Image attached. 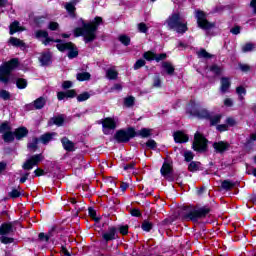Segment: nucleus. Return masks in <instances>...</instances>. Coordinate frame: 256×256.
<instances>
[{"label": "nucleus", "instance_id": "1", "mask_svg": "<svg viewBox=\"0 0 256 256\" xmlns=\"http://www.w3.org/2000/svg\"><path fill=\"white\" fill-rule=\"evenodd\" d=\"M101 23H103V18L96 17L92 22L84 24L82 28H76L74 35L75 37H84L85 43H91L95 41L97 37L95 33Z\"/></svg>", "mask_w": 256, "mask_h": 256}, {"label": "nucleus", "instance_id": "2", "mask_svg": "<svg viewBox=\"0 0 256 256\" xmlns=\"http://www.w3.org/2000/svg\"><path fill=\"white\" fill-rule=\"evenodd\" d=\"M166 23L168 25V29L176 31V33H187V22L181 18V14L179 13H173L169 16Z\"/></svg>", "mask_w": 256, "mask_h": 256}, {"label": "nucleus", "instance_id": "3", "mask_svg": "<svg viewBox=\"0 0 256 256\" xmlns=\"http://www.w3.org/2000/svg\"><path fill=\"white\" fill-rule=\"evenodd\" d=\"M18 65L19 60L17 58H13L0 66V83L7 85V83L11 81V72L17 69Z\"/></svg>", "mask_w": 256, "mask_h": 256}, {"label": "nucleus", "instance_id": "4", "mask_svg": "<svg viewBox=\"0 0 256 256\" xmlns=\"http://www.w3.org/2000/svg\"><path fill=\"white\" fill-rule=\"evenodd\" d=\"M210 212H211V209H209L208 207L194 209V210L190 211L189 213H187L184 216V219L186 221H193V223H197V221H199V219H203L204 217H207V215H209Z\"/></svg>", "mask_w": 256, "mask_h": 256}, {"label": "nucleus", "instance_id": "5", "mask_svg": "<svg viewBox=\"0 0 256 256\" xmlns=\"http://www.w3.org/2000/svg\"><path fill=\"white\" fill-rule=\"evenodd\" d=\"M55 43H58L56 45L58 51H68V58L69 59H75L77 55H79V51H77V48H75V45L71 42H63L62 40H54Z\"/></svg>", "mask_w": 256, "mask_h": 256}, {"label": "nucleus", "instance_id": "6", "mask_svg": "<svg viewBox=\"0 0 256 256\" xmlns=\"http://www.w3.org/2000/svg\"><path fill=\"white\" fill-rule=\"evenodd\" d=\"M136 136L137 132H135V129L128 128L127 130H118L114 135V139H116L117 143H129Z\"/></svg>", "mask_w": 256, "mask_h": 256}, {"label": "nucleus", "instance_id": "7", "mask_svg": "<svg viewBox=\"0 0 256 256\" xmlns=\"http://www.w3.org/2000/svg\"><path fill=\"white\" fill-rule=\"evenodd\" d=\"M104 135H109V131H115L119 125V118L106 117L101 120Z\"/></svg>", "mask_w": 256, "mask_h": 256}, {"label": "nucleus", "instance_id": "8", "mask_svg": "<svg viewBox=\"0 0 256 256\" xmlns=\"http://www.w3.org/2000/svg\"><path fill=\"white\" fill-rule=\"evenodd\" d=\"M196 19L200 29L209 30L215 27V23L207 21V14L201 10L196 11Z\"/></svg>", "mask_w": 256, "mask_h": 256}, {"label": "nucleus", "instance_id": "9", "mask_svg": "<svg viewBox=\"0 0 256 256\" xmlns=\"http://www.w3.org/2000/svg\"><path fill=\"white\" fill-rule=\"evenodd\" d=\"M41 161H43V155L35 154V155L31 156L30 158H28L23 163L22 169H24V171H31V169H33L34 167H37V165H39V163H41Z\"/></svg>", "mask_w": 256, "mask_h": 256}, {"label": "nucleus", "instance_id": "10", "mask_svg": "<svg viewBox=\"0 0 256 256\" xmlns=\"http://www.w3.org/2000/svg\"><path fill=\"white\" fill-rule=\"evenodd\" d=\"M194 151H205L207 149V139L197 132L194 135V142L192 144Z\"/></svg>", "mask_w": 256, "mask_h": 256}, {"label": "nucleus", "instance_id": "11", "mask_svg": "<svg viewBox=\"0 0 256 256\" xmlns=\"http://www.w3.org/2000/svg\"><path fill=\"white\" fill-rule=\"evenodd\" d=\"M47 103V99L45 97H39L36 99L33 103L27 104L26 109L31 111V109H43L45 107V104Z\"/></svg>", "mask_w": 256, "mask_h": 256}, {"label": "nucleus", "instance_id": "12", "mask_svg": "<svg viewBox=\"0 0 256 256\" xmlns=\"http://www.w3.org/2000/svg\"><path fill=\"white\" fill-rule=\"evenodd\" d=\"M102 238L106 243H108V241H115V239H117V228L109 227L108 230L102 234Z\"/></svg>", "mask_w": 256, "mask_h": 256}, {"label": "nucleus", "instance_id": "13", "mask_svg": "<svg viewBox=\"0 0 256 256\" xmlns=\"http://www.w3.org/2000/svg\"><path fill=\"white\" fill-rule=\"evenodd\" d=\"M213 147L216 153H225V151H229V148L231 147V145L228 142L219 141V142H214Z\"/></svg>", "mask_w": 256, "mask_h": 256}, {"label": "nucleus", "instance_id": "14", "mask_svg": "<svg viewBox=\"0 0 256 256\" xmlns=\"http://www.w3.org/2000/svg\"><path fill=\"white\" fill-rule=\"evenodd\" d=\"M14 233L15 229L12 223H3L0 226V235H13Z\"/></svg>", "mask_w": 256, "mask_h": 256}, {"label": "nucleus", "instance_id": "15", "mask_svg": "<svg viewBox=\"0 0 256 256\" xmlns=\"http://www.w3.org/2000/svg\"><path fill=\"white\" fill-rule=\"evenodd\" d=\"M190 115H194L195 117H198L199 119H211V116L209 115V111L205 109L201 110H190Z\"/></svg>", "mask_w": 256, "mask_h": 256}, {"label": "nucleus", "instance_id": "16", "mask_svg": "<svg viewBox=\"0 0 256 256\" xmlns=\"http://www.w3.org/2000/svg\"><path fill=\"white\" fill-rule=\"evenodd\" d=\"M3 135L2 138L5 143H12V141H15V134L11 132V126L8 123V130L2 131Z\"/></svg>", "mask_w": 256, "mask_h": 256}, {"label": "nucleus", "instance_id": "17", "mask_svg": "<svg viewBox=\"0 0 256 256\" xmlns=\"http://www.w3.org/2000/svg\"><path fill=\"white\" fill-rule=\"evenodd\" d=\"M62 147L65 149V151H75V143L73 141L69 140L67 137H63L61 139Z\"/></svg>", "mask_w": 256, "mask_h": 256}, {"label": "nucleus", "instance_id": "18", "mask_svg": "<svg viewBox=\"0 0 256 256\" xmlns=\"http://www.w3.org/2000/svg\"><path fill=\"white\" fill-rule=\"evenodd\" d=\"M161 175L165 177L168 181H173V178L171 177V165L168 163H164L161 170H160Z\"/></svg>", "mask_w": 256, "mask_h": 256}, {"label": "nucleus", "instance_id": "19", "mask_svg": "<svg viewBox=\"0 0 256 256\" xmlns=\"http://www.w3.org/2000/svg\"><path fill=\"white\" fill-rule=\"evenodd\" d=\"M41 37H43L45 39L43 41L44 45H49V43H51V41H53V39L49 38V33H47V31H45V30L36 31V38L41 39Z\"/></svg>", "mask_w": 256, "mask_h": 256}, {"label": "nucleus", "instance_id": "20", "mask_svg": "<svg viewBox=\"0 0 256 256\" xmlns=\"http://www.w3.org/2000/svg\"><path fill=\"white\" fill-rule=\"evenodd\" d=\"M39 62L41 63L42 67L51 65V53H42L39 57Z\"/></svg>", "mask_w": 256, "mask_h": 256}, {"label": "nucleus", "instance_id": "21", "mask_svg": "<svg viewBox=\"0 0 256 256\" xmlns=\"http://www.w3.org/2000/svg\"><path fill=\"white\" fill-rule=\"evenodd\" d=\"M174 141L176 143H187V141H189V137L185 133L178 131L174 133Z\"/></svg>", "mask_w": 256, "mask_h": 256}, {"label": "nucleus", "instance_id": "22", "mask_svg": "<svg viewBox=\"0 0 256 256\" xmlns=\"http://www.w3.org/2000/svg\"><path fill=\"white\" fill-rule=\"evenodd\" d=\"M221 86L220 91L221 93H225L229 91V87H231V80L228 77H222L220 80Z\"/></svg>", "mask_w": 256, "mask_h": 256}, {"label": "nucleus", "instance_id": "23", "mask_svg": "<svg viewBox=\"0 0 256 256\" xmlns=\"http://www.w3.org/2000/svg\"><path fill=\"white\" fill-rule=\"evenodd\" d=\"M27 133H29L27 128L20 127L15 130L14 135H15L16 139L20 140V139H23V137H27Z\"/></svg>", "mask_w": 256, "mask_h": 256}, {"label": "nucleus", "instance_id": "24", "mask_svg": "<svg viewBox=\"0 0 256 256\" xmlns=\"http://www.w3.org/2000/svg\"><path fill=\"white\" fill-rule=\"evenodd\" d=\"M52 125H57V127H63V123H65V116L59 115L51 118Z\"/></svg>", "mask_w": 256, "mask_h": 256}, {"label": "nucleus", "instance_id": "25", "mask_svg": "<svg viewBox=\"0 0 256 256\" xmlns=\"http://www.w3.org/2000/svg\"><path fill=\"white\" fill-rule=\"evenodd\" d=\"M106 77L107 79H110V81H115V79L119 77V72H117L115 68H110L106 71Z\"/></svg>", "mask_w": 256, "mask_h": 256}, {"label": "nucleus", "instance_id": "26", "mask_svg": "<svg viewBox=\"0 0 256 256\" xmlns=\"http://www.w3.org/2000/svg\"><path fill=\"white\" fill-rule=\"evenodd\" d=\"M237 185V182L231 181V180H224L221 183L222 189H225V191H229L233 189Z\"/></svg>", "mask_w": 256, "mask_h": 256}, {"label": "nucleus", "instance_id": "27", "mask_svg": "<svg viewBox=\"0 0 256 256\" xmlns=\"http://www.w3.org/2000/svg\"><path fill=\"white\" fill-rule=\"evenodd\" d=\"M162 67L164 71H166L167 75H173V73H175V67H173L171 62H163Z\"/></svg>", "mask_w": 256, "mask_h": 256}, {"label": "nucleus", "instance_id": "28", "mask_svg": "<svg viewBox=\"0 0 256 256\" xmlns=\"http://www.w3.org/2000/svg\"><path fill=\"white\" fill-rule=\"evenodd\" d=\"M151 132L152 130L149 128H142L141 130L136 132V135L138 137L147 138V137H151Z\"/></svg>", "mask_w": 256, "mask_h": 256}, {"label": "nucleus", "instance_id": "29", "mask_svg": "<svg viewBox=\"0 0 256 256\" xmlns=\"http://www.w3.org/2000/svg\"><path fill=\"white\" fill-rule=\"evenodd\" d=\"M53 136H55V133H46L43 134L40 137V141L43 143V145H47V143H49V141H52Z\"/></svg>", "mask_w": 256, "mask_h": 256}, {"label": "nucleus", "instance_id": "30", "mask_svg": "<svg viewBox=\"0 0 256 256\" xmlns=\"http://www.w3.org/2000/svg\"><path fill=\"white\" fill-rule=\"evenodd\" d=\"M18 31H23V29L19 26V22L14 21L10 25V35H14V33H17Z\"/></svg>", "mask_w": 256, "mask_h": 256}, {"label": "nucleus", "instance_id": "31", "mask_svg": "<svg viewBox=\"0 0 256 256\" xmlns=\"http://www.w3.org/2000/svg\"><path fill=\"white\" fill-rule=\"evenodd\" d=\"M10 43L14 47H25V43L19 38L11 37L10 38Z\"/></svg>", "mask_w": 256, "mask_h": 256}, {"label": "nucleus", "instance_id": "32", "mask_svg": "<svg viewBox=\"0 0 256 256\" xmlns=\"http://www.w3.org/2000/svg\"><path fill=\"white\" fill-rule=\"evenodd\" d=\"M65 9L68 11V13L71 15V17H75V3L68 2L65 5Z\"/></svg>", "mask_w": 256, "mask_h": 256}, {"label": "nucleus", "instance_id": "33", "mask_svg": "<svg viewBox=\"0 0 256 256\" xmlns=\"http://www.w3.org/2000/svg\"><path fill=\"white\" fill-rule=\"evenodd\" d=\"M78 81H89L91 79V74L89 72H82L77 74Z\"/></svg>", "mask_w": 256, "mask_h": 256}, {"label": "nucleus", "instance_id": "34", "mask_svg": "<svg viewBox=\"0 0 256 256\" xmlns=\"http://www.w3.org/2000/svg\"><path fill=\"white\" fill-rule=\"evenodd\" d=\"M201 167V163L200 162H191L188 166L189 171H191L192 173H195V171H199Z\"/></svg>", "mask_w": 256, "mask_h": 256}, {"label": "nucleus", "instance_id": "35", "mask_svg": "<svg viewBox=\"0 0 256 256\" xmlns=\"http://www.w3.org/2000/svg\"><path fill=\"white\" fill-rule=\"evenodd\" d=\"M198 57L203 58V59H211L213 55H211L207 50L202 49L199 52H197Z\"/></svg>", "mask_w": 256, "mask_h": 256}, {"label": "nucleus", "instance_id": "36", "mask_svg": "<svg viewBox=\"0 0 256 256\" xmlns=\"http://www.w3.org/2000/svg\"><path fill=\"white\" fill-rule=\"evenodd\" d=\"M38 237L41 241H45L47 243V241H49V239H51V237H53V232H49L48 234L41 232L38 235Z\"/></svg>", "mask_w": 256, "mask_h": 256}, {"label": "nucleus", "instance_id": "37", "mask_svg": "<svg viewBox=\"0 0 256 256\" xmlns=\"http://www.w3.org/2000/svg\"><path fill=\"white\" fill-rule=\"evenodd\" d=\"M255 49V44L249 42L242 46L243 53H249V51H253Z\"/></svg>", "mask_w": 256, "mask_h": 256}, {"label": "nucleus", "instance_id": "38", "mask_svg": "<svg viewBox=\"0 0 256 256\" xmlns=\"http://www.w3.org/2000/svg\"><path fill=\"white\" fill-rule=\"evenodd\" d=\"M155 56L156 54L152 51H147L143 54V57L146 59V61H155Z\"/></svg>", "mask_w": 256, "mask_h": 256}, {"label": "nucleus", "instance_id": "39", "mask_svg": "<svg viewBox=\"0 0 256 256\" xmlns=\"http://www.w3.org/2000/svg\"><path fill=\"white\" fill-rule=\"evenodd\" d=\"M90 97H91V94H89V92H83L82 94H79L77 96V101L81 103L83 101H87V99H89Z\"/></svg>", "mask_w": 256, "mask_h": 256}, {"label": "nucleus", "instance_id": "40", "mask_svg": "<svg viewBox=\"0 0 256 256\" xmlns=\"http://www.w3.org/2000/svg\"><path fill=\"white\" fill-rule=\"evenodd\" d=\"M16 85H17L18 89H25L27 87V80H25L23 78H19L16 81Z\"/></svg>", "mask_w": 256, "mask_h": 256}, {"label": "nucleus", "instance_id": "41", "mask_svg": "<svg viewBox=\"0 0 256 256\" xmlns=\"http://www.w3.org/2000/svg\"><path fill=\"white\" fill-rule=\"evenodd\" d=\"M134 104H135V97L129 96L125 98L124 105H126V107H133Z\"/></svg>", "mask_w": 256, "mask_h": 256}, {"label": "nucleus", "instance_id": "42", "mask_svg": "<svg viewBox=\"0 0 256 256\" xmlns=\"http://www.w3.org/2000/svg\"><path fill=\"white\" fill-rule=\"evenodd\" d=\"M38 143H39V139L33 138L32 141L28 143V149L35 151V149H37Z\"/></svg>", "mask_w": 256, "mask_h": 256}, {"label": "nucleus", "instance_id": "43", "mask_svg": "<svg viewBox=\"0 0 256 256\" xmlns=\"http://www.w3.org/2000/svg\"><path fill=\"white\" fill-rule=\"evenodd\" d=\"M0 241H1V243H3L4 245H9V244L13 243L15 240H14L13 238H9V237H7V236H5V235H2V236L0 237Z\"/></svg>", "mask_w": 256, "mask_h": 256}, {"label": "nucleus", "instance_id": "44", "mask_svg": "<svg viewBox=\"0 0 256 256\" xmlns=\"http://www.w3.org/2000/svg\"><path fill=\"white\" fill-rule=\"evenodd\" d=\"M142 229H143V231L149 232L153 229V224L149 221H144L142 223Z\"/></svg>", "mask_w": 256, "mask_h": 256}, {"label": "nucleus", "instance_id": "45", "mask_svg": "<svg viewBox=\"0 0 256 256\" xmlns=\"http://www.w3.org/2000/svg\"><path fill=\"white\" fill-rule=\"evenodd\" d=\"M236 93L239 95L240 99H243V95H247V90L243 86L236 88Z\"/></svg>", "mask_w": 256, "mask_h": 256}, {"label": "nucleus", "instance_id": "46", "mask_svg": "<svg viewBox=\"0 0 256 256\" xmlns=\"http://www.w3.org/2000/svg\"><path fill=\"white\" fill-rule=\"evenodd\" d=\"M0 97L4 101H9V99H11V94L6 90H1L0 91Z\"/></svg>", "mask_w": 256, "mask_h": 256}, {"label": "nucleus", "instance_id": "47", "mask_svg": "<svg viewBox=\"0 0 256 256\" xmlns=\"http://www.w3.org/2000/svg\"><path fill=\"white\" fill-rule=\"evenodd\" d=\"M116 229H117V231H119V233H121V235H127V233H129L128 225L118 226V228H116Z\"/></svg>", "mask_w": 256, "mask_h": 256}, {"label": "nucleus", "instance_id": "48", "mask_svg": "<svg viewBox=\"0 0 256 256\" xmlns=\"http://www.w3.org/2000/svg\"><path fill=\"white\" fill-rule=\"evenodd\" d=\"M145 60L143 59H139L136 61V63L134 64V70L137 71L138 69H141V67H145Z\"/></svg>", "mask_w": 256, "mask_h": 256}, {"label": "nucleus", "instance_id": "49", "mask_svg": "<svg viewBox=\"0 0 256 256\" xmlns=\"http://www.w3.org/2000/svg\"><path fill=\"white\" fill-rule=\"evenodd\" d=\"M119 40L121 41V43H123V45H129V43H131V38H129V36H125L122 35L119 37Z\"/></svg>", "mask_w": 256, "mask_h": 256}, {"label": "nucleus", "instance_id": "50", "mask_svg": "<svg viewBox=\"0 0 256 256\" xmlns=\"http://www.w3.org/2000/svg\"><path fill=\"white\" fill-rule=\"evenodd\" d=\"M9 197L12 199H17V197H21V192L17 189H13L11 192H9Z\"/></svg>", "mask_w": 256, "mask_h": 256}, {"label": "nucleus", "instance_id": "51", "mask_svg": "<svg viewBox=\"0 0 256 256\" xmlns=\"http://www.w3.org/2000/svg\"><path fill=\"white\" fill-rule=\"evenodd\" d=\"M221 122V115H215L214 117L210 118L211 125H217V123Z\"/></svg>", "mask_w": 256, "mask_h": 256}, {"label": "nucleus", "instance_id": "52", "mask_svg": "<svg viewBox=\"0 0 256 256\" xmlns=\"http://www.w3.org/2000/svg\"><path fill=\"white\" fill-rule=\"evenodd\" d=\"M153 87H156V88L161 87V78L159 77V75H156L153 78Z\"/></svg>", "mask_w": 256, "mask_h": 256}, {"label": "nucleus", "instance_id": "53", "mask_svg": "<svg viewBox=\"0 0 256 256\" xmlns=\"http://www.w3.org/2000/svg\"><path fill=\"white\" fill-rule=\"evenodd\" d=\"M138 30L140 31V33H147L149 28L147 27V25L145 23H140V24H138Z\"/></svg>", "mask_w": 256, "mask_h": 256}, {"label": "nucleus", "instance_id": "54", "mask_svg": "<svg viewBox=\"0 0 256 256\" xmlns=\"http://www.w3.org/2000/svg\"><path fill=\"white\" fill-rule=\"evenodd\" d=\"M210 71H212V73H215V75H221V67L217 65L211 66Z\"/></svg>", "mask_w": 256, "mask_h": 256}, {"label": "nucleus", "instance_id": "55", "mask_svg": "<svg viewBox=\"0 0 256 256\" xmlns=\"http://www.w3.org/2000/svg\"><path fill=\"white\" fill-rule=\"evenodd\" d=\"M146 146L149 148V149H156L157 148V142H155V140H148L146 142Z\"/></svg>", "mask_w": 256, "mask_h": 256}, {"label": "nucleus", "instance_id": "56", "mask_svg": "<svg viewBox=\"0 0 256 256\" xmlns=\"http://www.w3.org/2000/svg\"><path fill=\"white\" fill-rule=\"evenodd\" d=\"M165 59H167V54L165 53L158 54V55L156 54L154 61H157V63H159V61H163Z\"/></svg>", "mask_w": 256, "mask_h": 256}, {"label": "nucleus", "instance_id": "57", "mask_svg": "<svg viewBox=\"0 0 256 256\" xmlns=\"http://www.w3.org/2000/svg\"><path fill=\"white\" fill-rule=\"evenodd\" d=\"M185 161H192L193 160V152L186 151L184 152Z\"/></svg>", "mask_w": 256, "mask_h": 256}, {"label": "nucleus", "instance_id": "58", "mask_svg": "<svg viewBox=\"0 0 256 256\" xmlns=\"http://www.w3.org/2000/svg\"><path fill=\"white\" fill-rule=\"evenodd\" d=\"M65 93H66V98L68 99H73V97L77 95V92H75V90H68Z\"/></svg>", "mask_w": 256, "mask_h": 256}, {"label": "nucleus", "instance_id": "59", "mask_svg": "<svg viewBox=\"0 0 256 256\" xmlns=\"http://www.w3.org/2000/svg\"><path fill=\"white\" fill-rule=\"evenodd\" d=\"M216 129L217 131H220V133H223V131H227V129H229V126L227 124H220Z\"/></svg>", "mask_w": 256, "mask_h": 256}, {"label": "nucleus", "instance_id": "60", "mask_svg": "<svg viewBox=\"0 0 256 256\" xmlns=\"http://www.w3.org/2000/svg\"><path fill=\"white\" fill-rule=\"evenodd\" d=\"M239 69H241L244 73H247L251 70V67L247 64H239Z\"/></svg>", "mask_w": 256, "mask_h": 256}, {"label": "nucleus", "instance_id": "61", "mask_svg": "<svg viewBox=\"0 0 256 256\" xmlns=\"http://www.w3.org/2000/svg\"><path fill=\"white\" fill-rule=\"evenodd\" d=\"M9 129V122H3L0 125V133H3V131H7Z\"/></svg>", "mask_w": 256, "mask_h": 256}, {"label": "nucleus", "instance_id": "62", "mask_svg": "<svg viewBox=\"0 0 256 256\" xmlns=\"http://www.w3.org/2000/svg\"><path fill=\"white\" fill-rule=\"evenodd\" d=\"M230 33H232L233 35H239V33H241V27L235 26L230 30Z\"/></svg>", "mask_w": 256, "mask_h": 256}, {"label": "nucleus", "instance_id": "63", "mask_svg": "<svg viewBox=\"0 0 256 256\" xmlns=\"http://www.w3.org/2000/svg\"><path fill=\"white\" fill-rule=\"evenodd\" d=\"M62 87L64 89H71V87H73V82H71V81H64L63 84H62Z\"/></svg>", "mask_w": 256, "mask_h": 256}, {"label": "nucleus", "instance_id": "64", "mask_svg": "<svg viewBox=\"0 0 256 256\" xmlns=\"http://www.w3.org/2000/svg\"><path fill=\"white\" fill-rule=\"evenodd\" d=\"M256 141V132L250 135V138L247 140L248 145H252Z\"/></svg>", "mask_w": 256, "mask_h": 256}]
</instances>
